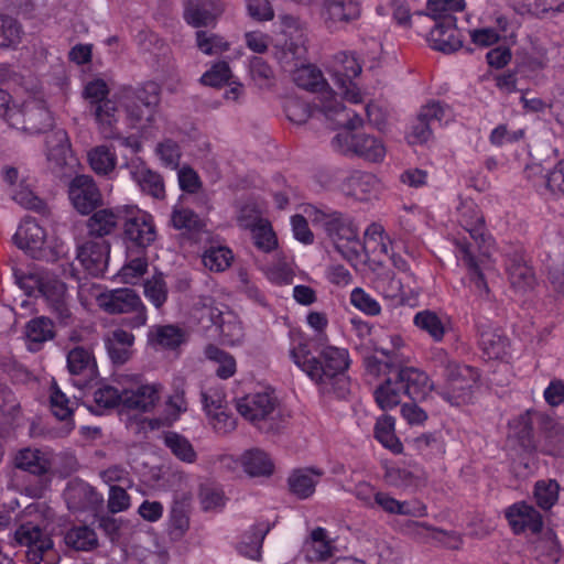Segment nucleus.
Wrapping results in <instances>:
<instances>
[{"mask_svg":"<svg viewBox=\"0 0 564 564\" xmlns=\"http://www.w3.org/2000/svg\"><path fill=\"white\" fill-rule=\"evenodd\" d=\"M239 414L264 433L276 432L281 427L278 399L270 392L247 394L237 400Z\"/></svg>","mask_w":564,"mask_h":564,"instance_id":"obj_4","label":"nucleus"},{"mask_svg":"<svg viewBox=\"0 0 564 564\" xmlns=\"http://www.w3.org/2000/svg\"><path fill=\"white\" fill-rule=\"evenodd\" d=\"M232 258V252L227 247H209L203 253L202 262L210 271L220 272L230 265Z\"/></svg>","mask_w":564,"mask_h":564,"instance_id":"obj_51","label":"nucleus"},{"mask_svg":"<svg viewBox=\"0 0 564 564\" xmlns=\"http://www.w3.org/2000/svg\"><path fill=\"white\" fill-rule=\"evenodd\" d=\"M445 384L438 395L452 405L467 403L471 399L473 388L480 378L477 368L447 359L444 365Z\"/></svg>","mask_w":564,"mask_h":564,"instance_id":"obj_5","label":"nucleus"},{"mask_svg":"<svg viewBox=\"0 0 564 564\" xmlns=\"http://www.w3.org/2000/svg\"><path fill=\"white\" fill-rule=\"evenodd\" d=\"M207 317L212 325L216 326L223 340L227 344H234L241 337V327L231 321H225L223 313L215 307L204 305L200 318Z\"/></svg>","mask_w":564,"mask_h":564,"instance_id":"obj_35","label":"nucleus"},{"mask_svg":"<svg viewBox=\"0 0 564 564\" xmlns=\"http://www.w3.org/2000/svg\"><path fill=\"white\" fill-rule=\"evenodd\" d=\"M110 243L105 239H90L77 247V259L93 276H102L108 267Z\"/></svg>","mask_w":564,"mask_h":564,"instance_id":"obj_20","label":"nucleus"},{"mask_svg":"<svg viewBox=\"0 0 564 564\" xmlns=\"http://www.w3.org/2000/svg\"><path fill=\"white\" fill-rule=\"evenodd\" d=\"M22 26L11 15L0 13V47L10 48L21 41Z\"/></svg>","mask_w":564,"mask_h":564,"instance_id":"obj_52","label":"nucleus"},{"mask_svg":"<svg viewBox=\"0 0 564 564\" xmlns=\"http://www.w3.org/2000/svg\"><path fill=\"white\" fill-rule=\"evenodd\" d=\"M68 197L74 208L82 215H89L102 205V195L89 175H76L68 185Z\"/></svg>","mask_w":564,"mask_h":564,"instance_id":"obj_16","label":"nucleus"},{"mask_svg":"<svg viewBox=\"0 0 564 564\" xmlns=\"http://www.w3.org/2000/svg\"><path fill=\"white\" fill-rule=\"evenodd\" d=\"M122 227V240L130 253L143 254L156 239L153 217L133 206H126Z\"/></svg>","mask_w":564,"mask_h":564,"instance_id":"obj_8","label":"nucleus"},{"mask_svg":"<svg viewBox=\"0 0 564 564\" xmlns=\"http://www.w3.org/2000/svg\"><path fill=\"white\" fill-rule=\"evenodd\" d=\"M160 100L161 87L154 82L138 87H123L120 91V104L133 123L151 121Z\"/></svg>","mask_w":564,"mask_h":564,"instance_id":"obj_7","label":"nucleus"},{"mask_svg":"<svg viewBox=\"0 0 564 564\" xmlns=\"http://www.w3.org/2000/svg\"><path fill=\"white\" fill-rule=\"evenodd\" d=\"M13 463L15 468L37 477L47 475L52 469L51 455L34 447H24L18 451Z\"/></svg>","mask_w":564,"mask_h":564,"instance_id":"obj_29","label":"nucleus"},{"mask_svg":"<svg viewBox=\"0 0 564 564\" xmlns=\"http://www.w3.org/2000/svg\"><path fill=\"white\" fill-rule=\"evenodd\" d=\"M254 246L263 251L270 252L278 246L276 236L268 221H260L252 230Z\"/></svg>","mask_w":564,"mask_h":564,"instance_id":"obj_62","label":"nucleus"},{"mask_svg":"<svg viewBox=\"0 0 564 564\" xmlns=\"http://www.w3.org/2000/svg\"><path fill=\"white\" fill-rule=\"evenodd\" d=\"M225 11L223 0H186L183 18L193 28L214 26Z\"/></svg>","mask_w":564,"mask_h":564,"instance_id":"obj_18","label":"nucleus"},{"mask_svg":"<svg viewBox=\"0 0 564 564\" xmlns=\"http://www.w3.org/2000/svg\"><path fill=\"white\" fill-rule=\"evenodd\" d=\"M10 127L30 134L44 133L53 127V117L44 101L31 99L13 109Z\"/></svg>","mask_w":564,"mask_h":564,"instance_id":"obj_13","label":"nucleus"},{"mask_svg":"<svg viewBox=\"0 0 564 564\" xmlns=\"http://www.w3.org/2000/svg\"><path fill=\"white\" fill-rule=\"evenodd\" d=\"M196 46L206 55H217L229 50V43L224 37L202 30L196 32Z\"/></svg>","mask_w":564,"mask_h":564,"instance_id":"obj_56","label":"nucleus"},{"mask_svg":"<svg viewBox=\"0 0 564 564\" xmlns=\"http://www.w3.org/2000/svg\"><path fill=\"white\" fill-rule=\"evenodd\" d=\"M323 471L312 468L297 469L289 477L290 491L300 499L311 497Z\"/></svg>","mask_w":564,"mask_h":564,"instance_id":"obj_34","label":"nucleus"},{"mask_svg":"<svg viewBox=\"0 0 564 564\" xmlns=\"http://www.w3.org/2000/svg\"><path fill=\"white\" fill-rule=\"evenodd\" d=\"M123 390L119 391L112 386L104 384L95 390L94 401L98 410L115 409L119 405L123 406Z\"/></svg>","mask_w":564,"mask_h":564,"instance_id":"obj_60","label":"nucleus"},{"mask_svg":"<svg viewBox=\"0 0 564 564\" xmlns=\"http://www.w3.org/2000/svg\"><path fill=\"white\" fill-rule=\"evenodd\" d=\"M367 373L386 377L376 388L373 395L378 406L389 410L401 404V397L412 401H422L432 390L429 376L419 368L404 365L395 348H376L375 355L364 358Z\"/></svg>","mask_w":564,"mask_h":564,"instance_id":"obj_1","label":"nucleus"},{"mask_svg":"<svg viewBox=\"0 0 564 564\" xmlns=\"http://www.w3.org/2000/svg\"><path fill=\"white\" fill-rule=\"evenodd\" d=\"M132 181L140 191L154 199L165 198V185L162 175L150 169L141 159L137 158L123 165Z\"/></svg>","mask_w":564,"mask_h":564,"instance_id":"obj_19","label":"nucleus"},{"mask_svg":"<svg viewBox=\"0 0 564 564\" xmlns=\"http://www.w3.org/2000/svg\"><path fill=\"white\" fill-rule=\"evenodd\" d=\"M414 325L436 343L442 341L446 333L445 324L442 318L433 311L424 310L414 315Z\"/></svg>","mask_w":564,"mask_h":564,"instance_id":"obj_45","label":"nucleus"},{"mask_svg":"<svg viewBox=\"0 0 564 564\" xmlns=\"http://www.w3.org/2000/svg\"><path fill=\"white\" fill-rule=\"evenodd\" d=\"M459 223L476 242L485 241V218L474 204H466L460 212Z\"/></svg>","mask_w":564,"mask_h":564,"instance_id":"obj_41","label":"nucleus"},{"mask_svg":"<svg viewBox=\"0 0 564 564\" xmlns=\"http://www.w3.org/2000/svg\"><path fill=\"white\" fill-rule=\"evenodd\" d=\"M100 307L109 314L133 313L124 318L123 324L131 328H138L147 323V310L140 296L133 289L123 288L111 290L101 294L98 299Z\"/></svg>","mask_w":564,"mask_h":564,"instance_id":"obj_9","label":"nucleus"},{"mask_svg":"<svg viewBox=\"0 0 564 564\" xmlns=\"http://www.w3.org/2000/svg\"><path fill=\"white\" fill-rule=\"evenodd\" d=\"M459 248L462 252V261L468 269L470 281L480 293H488L489 289L485 280V275L479 263L470 252L469 247L466 243H462L459 245Z\"/></svg>","mask_w":564,"mask_h":564,"instance_id":"obj_57","label":"nucleus"},{"mask_svg":"<svg viewBox=\"0 0 564 564\" xmlns=\"http://www.w3.org/2000/svg\"><path fill=\"white\" fill-rule=\"evenodd\" d=\"M164 445L184 463L192 464L196 460L197 454L191 442L176 432H166L164 434Z\"/></svg>","mask_w":564,"mask_h":564,"instance_id":"obj_49","label":"nucleus"},{"mask_svg":"<svg viewBox=\"0 0 564 564\" xmlns=\"http://www.w3.org/2000/svg\"><path fill=\"white\" fill-rule=\"evenodd\" d=\"M65 543L67 546L76 551H93L98 546L96 532L86 527H75L65 534Z\"/></svg>","mask_w":564,"mask_h":564,"instance_id":"obj_46","label":"nucleus"},{"mask_svg":"<svg viewBox=\"0 0 564 564\" xmlns=\"http://www.w3.org/2000/svg\"><path fill=\"white\" fill-rule=\"evenodd\" d=\"M307 217L314 227L319 228L334 246L335 250L347 261L358 260L364 245L359 238V229L354 219L345 213L327 206L307 205Z\"/></svg>","mask_w":564,"mask_h":564,"instance_id":"obj_3","label":"nucleus"},{"mask_svg":"<svg viewBox=\"0 0 564 564\" xmlns=\"http://www.w3.org/2000/svg\"><path fill=\"white\" fill-rule=\"evenodd\" d=\"M241 464L251 477L270 476L274 468L268 454L259 448L246 451L241 456Z\"/></svg>","mask_w":564,"mask_h":564,"instance_id":"obj_37","label":"nucleus"},{"mask_svg":"<svg viewBox=\"0 0 564 564\" xmlns=\"http://www.w3.org/2000/svg\"><path fill=\"white\" fill-rule=\"evenodd\" d=\"M544 455L561 456L564 454V426L553 424L545 435V442L539 449Z\"/></svg>","mask_w":564,"mask_h":564,"instance_id":"obj_63","label":"nucleus"},{"mask_svg":"<svg viewBox=\"0 0 564 564\" xmlns=\"http://www.w3.org/2000/svg\"><path fill=\"white\" fill-rule=\"evenodd\" d=\"M64 499L67 508L73 512L96 511L104 502L102 496L83 480L68 482L64 491Z\"/></svg>","mask_w":564,"mask_h":564,"instance_id":"obj_23","label":"nucleus"},{"mask_svg":"<svg viewBox=\"0 0 564 564\" xmlns=\"http://www.w3.org/2000/svg\"><path fill=\"white\" fill-rule=\"evenodd\" d=\"M545 188L556 197L564 196V159L542 176Z\"/></svg>","mask_w":564,"mask_h":564,"instance_id":"obj_64","label":"nucleus"},{"mask_svg":"<svg viewBox=\"0 0 564 564\" xmlns=\"http://www.w3.org/2000/svg\"><path fill=\"white\" fill-rule=\"evenodd\" d=\"M560 484L555 479H541L533 486V498L539 508L551 510L558 501Z\"/></svg>","mask_w":564,"mask_h":564,"instance_id":"obj_44","label":"nucleus"},{"mask_svg":"<svg viewBox=\"0 0 564 564\" xmlns=\"http://www.w3.org/2000/svg\"><path fill=\"white\" fill-rule=\"evenodd\" d=\"M322 15L327 28H337L360 17L359 0H325Z\"/></svg>","mask_w":564,"mask_h":564,"instance_id":"obj_28","label":"nucleus"},{"mask_svg":"<svg viewBox=\"0 0 564 564\" xmlns=\"http://www.w3.org/2000/svg\"><path fill=\"white\" fill-rule=\"evenodd\" d=\"M144 295L156 307L161 308L167 300L169 289L162 273L154 274L144 282Z\"/></svg>","mask_w":564,"mask_h":564,"instance_id":"obj_54","label":"nucleus"},{"mask_svg":"<svg viewBox=\"0 0 564 564\" xmlns=\"http://www.w3.org/2000/svg\"><path fill=\"white\" fill-rule=\"evenodd\" d=\"M332 545L327 532L316 528L311 533V540L305 543V557L308 562L325 561L332 555Z\"/></svg>","mask_w":564,"mask_h":564,"instance_id":"obj_42","label":"nucleus"},{"mask_svg":"<svg viewBox=\"0 0 564 564\" xmlns=\"http://www.w3.org/2000/svg\"><path fill=\"white\" fill-rule=\"evenodd\" d=\"M506 519L516 534L530 531L538 534L543 529V517L532 505L519 501L505 511Z\"/></svg>","mask_w":564,"mask_h":564,"instance_id":"obj_24","label":"nucleus"},{"mask_svg":"<svg viewBox=\"0 0 564 564\" xmlns=\"http://www.w3.org/2000/svg\"><path fill=\"white\" fill-rule=\"evenodd\" d=\"M70 152L68 134L64 129H56L46 137V155L48 161H53L57 166L66 164V159Z\"/></svg>","mask_w":564,"mask_h":564,"instance_id":"obj_39","label":"nucleus"},{"mask_svg":"<svg viewBox=\"0 0 564 564\" xmlns=\"http://www.w3.org/2000/svg\"><path fill=\"white\" fill-rule=\"evenodd\" d=\"M304 59H293L289 66L296 68L293 75L295 84L308 91L318 93L327 86L326 80L323 77L322 72L313 65H304ZM283 67H288L285 64H281Z\"/></svg>","mask_w":564,"mask_h":564,"instance_id":"obj_32","label":"nucleus"},{"mask_svg":"<svg viewBox=\"0 0 564 564\" xmlns=\"http://www.w3.org/2000/svg\"><path fill=\"white\" fill-rule=\"evenodd\" d=\"M332 147L341 154L357 155L373 163L382 162L386 156L383 142L367 133L339 132L333 138Z\"/></svg>","mask_w":564,"mask_h":564,"instance_id":"obj_10","label":"nucleus"},{"mask_svg":"<svg viewBox=\"0 0 564 564\" xmlns=\"http://www.w3.org/2000/svg\"><path fill=\"white\" fill-rule=\"evenodd\" d=\"M173 227L177 230L199 232L204 229L205 223L197 214L188 208H174L171 217Z\"/></svg>","mask_w":564,"mask_h":564,"instance_id":"obj_55","label":"nucleus"},{"mask_svg":"<svg viewBox=\"0 0 564 564\" xmlns=\"http://www.w3.org/2000/svg\"><path fill=\"white\" fill-rule=\"evenodd\" d=\"M36 286L58 325L64 327L73 325L75 317L67 302L66 284L54 276H42L36 281Z\"/></svg>","mask_w":564,"mask_h":564,"instance_id":"obj_14","label":"nucleus"},{"mask_svg":"<svg viewBox=\"0 0 564 564\" xmlns=\"http://www.w3.org/2000/svg\"><path fill=\"white\" fill-rule=\"evenodd\" d=\"M133 343V334L127 330L118 328L109 333L105 338V348L111 362L124 365L132 356Z\"/></svg>","mask_w":564,"mask_h":564,"instance_id":"obj_31","label":"nucleus"},{"mask_svg":"<svg viewBox=\"0 0 564 564\" xmlns=\"http://www.w3.org/2000/svg\"><path fill=\"white\" fill-rule=\"evenodd\" d=\"M151 340L164 348H175L183 343V332L173 325L156 327L154 333L150 334Z\"/></svg>","mask_w":564,"mask_h":564,"instance_id":"obj_61","label":"nucleus"},{"mask_svg":"<svg viewBox=\"0 0 564 564\" xmlns=\"http://www.w3.org/2000/svg\"><path fill=\"white\" fill-rule=\"evenodd\" d=\"M270 530L271 525L268 522H259L252 525L251 529L243 534L241 542L238 544V552L251 560H259L263 540Z\"/></svg>","mask_w":564,"mask_h":564,"instance_id":"obj_33","label":"nucleus"},{"mask_svg":"<svg viewBox=\"0 0 564 564\" xmlns=\"http://www.w3.org/2000/svg\"><path fill=\"white\" fill-rule=\"evenodd\" d=\"M315 107L318 108L327 118L334 119L336 116L346 111L345 106L337 95L328 89V85L318 91Z\"/></svg>","mask_w":564,"mask_h":564,"instance_id":"obj_58","label":"nucleus"},{"mask_svg":"<svg viewBox=\"0 0 564 564\" xmlns=\"http://www.w3.org/2000/svg\"><path fill=\"white\" fill-rule=\"evenodd\" d=\"M206 358L219 364L216 375L221 379H228L236 372V361L231 355L215 345L205 348Z\"/></svg>","mask_w":564,"mask_h":564,"instance_id":"obj_53","label":"nucleus"},{"mask_svg":"<svg viewBox=\"0 0 564 564\" xmlns=\"http://www.w3.org/2000/svg\"><path fill=\"white\" fill-rule=\"evenodd\" d=\"M89 164L93 171L99 175H107L116 167L117 156L107 145L94 148L88 153Z\"/></svg>","mask_w":564,"mask_h":564,"instance_id":"obj_50","label":"nucleus"},{"mask_svg":"<svg viewBox=\"0 0 564 564\" xmlns=\"http://www.w3.org/2000/svg\"><path fill=\"white\" fill-rule=\"evenodd\" d=\"M514 437L525 454H535L539 451L533 434V424L529 412L521 414L514 423Z\"/></svg>","mask_w":564,"mask_h":564,"instance_id":"obj_47","label":"nucleus"},{"mask_svg":"<svg viewBox=\"0 0 564 564\" xmlns=\"http://www.w3.org/2000/svg\"><path fill=\"white\" fill-rule=\"evenodd\" d=\"M424 473L419 467L413 468L391 466L384 471V480L397 488L417 487L424 480Z\"/></svg>","mask_w":564,"mask_h":564,"instance_id":"obj_36","label":"nucleus"},{"mask_svg":"<svg viewBox=\"0 0 564 564\" xmlns=\"http://www.w3.org/2000/svg\"><path fill=\"white\" fill-rule=\"evenodd\" d=\"M375 437L383 447L393 454H401L403 445L394 433V419L390 415H382L375 425Z\"/></svg>","mask_w":564,"mask_h":564,"instance_id":"obj_43","label":"nucleus"},{"mask_svg":"<svg viewBox=\"0 0 564 564\" xmlns=\"http://www.w3.org/2000/svg\"><path fill=\"white\" fill-rule=\"evenodd\" d=\"M475 327L478 334V345L488 359H500L507 352L508 338L503 333L492 327L489 321L477 318Z\"/></svg>","mask_w":564,"mask_h":564,"instance_id":"obj_26","label":"nucleus"},{"mask_svg":"<svg viewBox=\"0 0 564 564\" xmlns=\"http://www.w3.org/2000/svg\"><path fill=\"white\" fill-rule=\"evenodd\" d=\"M456 22V17L452 14H443L440 20L435 21L429 37L432 48L449 54L463 46L462 34Z\"/></svg>","mask_w":564,"mask_h":564,"instance_id":"obj_21","label":"nucleus"},{"mask_svg":"<svg viewBox=\"0 0 564 564\" xmlns=\"http://www.w3.org/2000/svg\"><path fill=\"white\" fill-rule=\"evenodd\" d=\"M453 116L451 107L438 100H432L422 106L411 126V132L409 133L410 142H427L433 135L432 124L434 122L447 123L452 120Z\"/></svg>","mask_w":564,"mask_h":564,"instance_id":"obj_15","label":"nucleus"},{"mask_svg":"<svg viewBox=\"0 0 564 564\" xmlns=\"http://www.w3.org/2000/svg\"><path fill=\"white\" fill-rule=\"evenodd\" d=\"M161 384H142L135 389L123 390V408L127 410H135L148 412L154 408L160 399Z\"/></svg>","mask_w":564,"mask_h":564,"instance_id":"obj_30","label":"nucleus"},{"mask_svg":"<svg viewBox=\"0 0 564 564\" xmlns=\"http://www.w3.org/2000/svg\"><path fill=\"white\" fill-rule=\"evenodd\" d=\"M293 362L318 386L324 395L345 400L350 394V379L346 375L349 354L344 348L327 346L313 355L306 344L290 350Z\"/></svg>","mask_w":564,"mask_h":564,"instance_id":"obj_2","label":"nucleus"},{"mask_svg":"<svg viewBox=\"0 0 564 564\" xmlns=\"http://www.w3.org/2000/svg\"><path fill=\"white\" fill-rule=\"evenodd\" d=\"M465 0H427L426 9L429 13L416 12L417 15H429L435 21L444 14L460 12L465 9Z\"/></svg>","mask_w":564,"mask_h":564,"instance_id":"obj_59","label":"nucleus"},{"mask_svg":"<svg viewBox=\"0 0 564 564\" xmlns=\"http://www.w3.org/2000/svg\"><path fill=\"white\" fill-rule=\"evenodd\" d=\"M67 369L72 376L78 377L74 384L79 389L86 388L98 376V368L93 352L82 346H76L67 352Z\"/></svg>","mask_w":564,"mask_h":564,"instance_id":"obj_22","label":"nucleus"},{"mask_svg":"<svg viewBox=\"0 0 564 564\" xmlns=\"http://www.w3.org/2000/svg\"><path fill=\"white\" fill-rule=\"evenodd\" d=\"M109 87L101 78L89 80L83 90V98L88 104V111L94 117L98 131L112 132L113 122H119L120 111L117 102L109 98Z\"/></svg>","mask_w":564,"mask_h":564,"instance_id":"obj_6","label":"nucleus"},{"mask_svg":"<svg viewBox=\"0 0 564 564\" xmlns=\"http://www.w3.org/2000/svg\"><path fill=\"white\" fill-rule=\"evenodd\" d=\"M13 241L31 258L40 259L43 256L46 231L35 219L25 218L18 227Z\"/></svg>","mask_w":564,"mask_h":564,"instance_id":"obj_25","label":"nucleus"},{"mask_svg":"<svg viewBox=\"0 0 564 564\" xmlns=\"http://www.w3.org/2000/svg\"><path fill=\"white\" fill-rule=\"evenodd\" d=\"M509 280L513 289L520 292H527L533 289L535 276L531 267L524 262L513 259L508 264Z\"/></svg>","mask_w":564,"mask_h":564,"instance_id":"obj_48","label":"nucleus"},{"mask_svg":"<svg viewBox=\"0 0 564 564\" xmlns=\"http://www.w3.org/2000/svg\"><path fill=\"white\" fill-rule=\"evenodd\" d=\"M282 39L275 45V57L289 65L293 59H304L307 53L306 33L300 20L293 15L281 17Z\"/></svg>","mask_w":564,"mask_h":564,"instance_id":"obj_12","label":"nucleus"},{"mask_svg":"<svg viewBox=\"0 0 564 564\" xmlns=\"http://www.w3.org/2000/svg\"><path fill=\"white\" fill-rule=\"evenodd\" d=\"M50 404L52 413L59 421H65L68 431L74 429L73 413L76 405L56 384L53 382L51 386Z\"/></svg>","mask_w":564,"mask_h":564,"instance_id":"obj_38","label":"nucleus"},{"mask_svg":"<svg viewBox=\"0 0 564 564\" xmlns=\"http://www.w3.org/2000/svg\"><path fill=\"white\" fill-rule=\"evenodd\" d=\"M337 64L334 67V80L340 89V94L349 101L357 104L361 101L360 93L354 84L361 73V65L351 53H339L336 56Z\"/></svg>","mask_w":564,"mask_h":564,"instance_id":"obj_17","label":"nucleus"},{"mask_svg":"<svg viewBox=\"0 0 564 564\" xmlns=\"http://www.w3.org/2000/svg\"><path fill=\"white\" fill-rule=\"evenodd\" d=\"M124 213L126 206L94 210L87 220L88 235L102 239L105 236L113 234L118 225L122 224Z\"/></svg>","mask_w":564,"mask_h":564,"instance_id":"obj_27","label":"nucleus"},{"mask_svg":"<svg viewBox=\"0 0 564 564\" xmlns=\"http://www.w3.org/2000/svg\"><path fill=\"white\" fill-rule=\"evenodd\" d=\"M15 540L28 547L26 558L32 564H56L59 560L51 536L37 525L22 524L15 531Z\"/></svg>","mask_w":564,"mask_h":564,"instance_id":"obj_11","label":"nucleus"},{"mask_svg":"<svg viewBox=\"0 0 564 564\" xmlns=\"http://www.w3.org/2000/svg\"><path fill=\"white\" fill-rule=\"evenodd\" d=\"M54 336V324L48 317H35L26 324V337L31 350H39L43 343L53 339Z\"/></svg>","mask_w":564,"mask_h":564,"instance_id":"obj_40","label":"nucleus"}]
</instances>
